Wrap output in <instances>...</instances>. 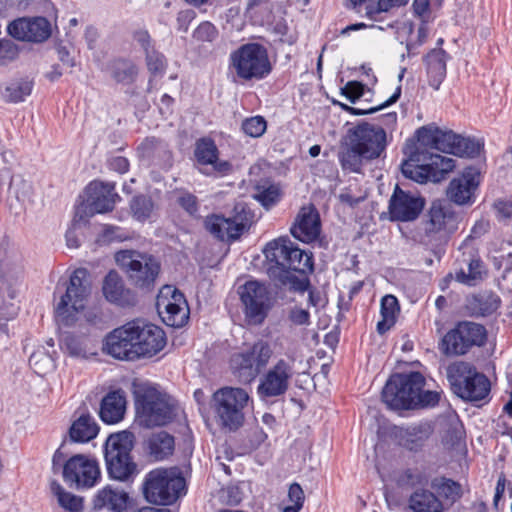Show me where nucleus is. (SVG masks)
<instances>
[{"label":"nucleus","mask_w":512,"mask_h":512,"mask_svg":"<svg viewBox=\"0 0 512 512\" xmlns=\"http://www.w3.org/2000/svg\"><path fill=\"white\" fill-rule=\"evenodd\" d=\"M416 134L420 149L430 148L460 157H475L483 147V142L479 140L462 137L433 124L419 128Z\"/></svg>","instance_id":"nucleus-1"},{"label":"nucleus","mask_w":512,"mask_h":512,"mask_svg":"<svg viewBox=\"0 0 512 512\" xmlns=\"http://www.w3.org/2000/svg\"><path fill=\"white\" fill-rule=\"evenodd\" d=\"M115 261L134 287L147 291L154 288L161 271V263L155 256L125 249L116 252Z\"/></svg>","instance_id":"nucleus-2"},{"label":"nucleus","mask_w":512,"mask_h":512,"mask_svg":"<svg viewBox=\"0 0 512 512\" xmlns=\"http://www.w3.org/2000/svg\"><path fill=\"white\" fill-rule=\"evenodd\" d=\"M90 274L85 268H78L70 276L66 292L56 305L57 319L65 325H73L84 312L91 294Z\"/></svg>","instance_id":"nucleus-3"},{"label":"nucleus","mask_w":512,"mask_h":512,"mask_svg":"<svg viewBox=\"0 0 512 512\" xmlns=\"http://www.w3.org/2000/svg\"><path fill=\"white\" fill-rule=\"evenodd\" d=\"M134 435L130 431L111 434L105 443L104 457L111 478L126 481L136 474L137 465L131 457Z\"/></svg>","instance_id":"nucleus-4"},{"label":"nucleus","mask_w":512,"mask_h":512,"mask_svg":"<svg viewBox=\"0 0 512 512\" xmlns=\"http://www.w3.org/2000/svg\"><path fill=\"white\" fill-rule=\"evenodd\" d=\"M136 410L140 424L148 428L166 425L177 414L175 401L153 387L137 394Z\"/></svg>","instance_id":"nucleus-5"},{"label":"nucleus","mask_w":512,"mask_h":512,"mask_svg":"<svg viewBox=\"0 0 512 512\" xmlns=\"http://www.w3.org/2000/svg\"><path fill=\"white\" fill-rule=\"evenodd\" d=\"M185 490V479L177 467L152 470L145 479L144 494L154 504L174 503Z\"/></svg>","instance_id":"nucleus-6"},{"label":"nucleus","mask_w":512,"mask_h":512,"mask_svg":"<svg viewBox=\"0 0 512 512\" xmlns=\"http://www.w3.org/2000/svg\"><path fill=\"white\" fill-rule=\"evenodd\" d=\"M249 401L242 388L224 387L213 394L212 408L218 424L229 431H236L244 423V408Z\"/></svg>","instance_id":"nucleus-7"},{"label":"nucleus","mask_w":512,"mask_h":512,"mask_svg":"<svg viewBox=\"0 0 512 512\" xmlns=\"http://www.w3.org/2000/svg\"><path fill=\"white\" fill-rule=\"evenodd\" d=\"M447 378L454 393L465 400L479 401L490 392L488 378L466 362L448 366Z\"/></svg>","instance_id":"nucleus-8"},{"label":"nucleus","mask_w":512,"mask_h":512,"mask_svg":"<svg viewBox=\"0 0 512 512\" xmlns=\"http://www.w3.org/2000/svg\"><path fill=\"white\" fill-rule=\"evenodd\" d=\"M424 384L425 378L420 372L394 374L382 390V400L395 410L415 408V400Z\"/></svg>","instance_id":"nucleus-9"},{"label":"nucleus","mask_w":512,"mask_h":512,"mask_svg":"<svg viewBox=\"0 0 512 512\" xmlns=\"http://www.w3.org/2000/svg\"><path fill=\"white\" fill-rule=\"evenodd\" d=\"M238 294L247 323L251 325L262 324L274 304V298L269 287L263 282L249 280L239 286Z\"/></svg>","instance_id":"nucleus-10"},{"label":"nucleus","mask_w":512,"mask_h":512,"mask_svg":"<svg viewBox=\"0 0 512 512\" xmlns=\"http://www.w3.org/2000/svg\"><path fill=\"white\" fill-rule=\"evenodd\" d=\"M486 337L487 332L483 325L462 321L442 337L438 348L445 356H461L473 346H482Z\"/></svg>","instance_id":"nucleus-11"},{"label":"nucleus","mask_w":512,"mask_h":512,"mask_svg":"<svg viewBox=\"0 0 512 512\" xmlns=\"http://www.w3.org/2000/svg\"><path fill=\"white\" fill-rule=\"evenodd\" d=\"M231 60L237 75L245 80L261 79L271 69L266 50L257 43L241 46L232 53Z\"/></svg>","instance_id":"nucleus-12"},{"label":"nucleus","mask_w":512,"mask_h":512,"mask_svg":"<svg viewBox=\"0 0 512 512\" xmlns=\"http://www.w3.org/2000/svg\"><path fill=\"white\" fill-rule=\"evenodd\" d=\"M348 141L364 156L365 161H371L385 152L387 134L379 125L362 122L349 129Z\"/></svg>","instance_id":"nucleus-13"},{"label":"nucleus","mask_w":512,"mask_h":512,"mask_svg":"<svg viewBox=\"0 0 512 512\" xmlns=\"http://www.w3.org/2000/svg\"><path fill=\"white\" fill-rule=\"evenodd\" d=\"M272 353L267 342L257 341L247 350L233 355L231 358L232 369L240 381L249 383L268 364Z\"/></svg>","instance_id":"nucleus-14"},{"label":"nucleus","mask_w":512,"mask_h":512,"mask_svg":"<svg viewBox=\"0 0 512 512\" xmlns=\"http://www.w3.org/2000/svg\"><path fill=\"white\" fill-rule=\"evenodd\" d=\"M23 278L22 259L19 251L7 237L0 242V290L16 299Z\"/></svg>","instance_id":"nucleus-15"},{"label":"nucleus","mask_w":512,"mask_h":512,"mask_svg":"<svg viewBox=\"0 0 512 512\" xmlns=\"http://www.w3.org/2000/svg\"><path fill=\"white\" fill-rule=\"evenodd\" d=\"M156 307L163 322L170 327L184 326L189 319V309L184 295L171 285L160 290Z\"/></svg>","instance_id":"nucleus-16"},{"label":"nucleus","mask_w":512,"mask_h":512,"mask_svg":"<svg viewBox=\"0 0 512 512\" xmlns=\"http://www.w3.org/2000/svg\"><path fill=\"white\" fill-rule=\"evenodd\" d=\"M294 358L279 359L262 377L257 387L261 399L274 398L284 395L294 375Z\"/></svg>","instance_id":"nucleus-17"},{"label":"nucleus","mask_w":512,"mask_h":512,"mask_svg":"<svg viewBox=\"0 0 512 512\" xmlns=\"http://www.w3.org/2000/svg\"><path fill=\"white\" fill-rule=\"evenodd\" d=\"M100 478V469L94 459L84 455H75L66 461L63 467V479L76 489L91 488Z\"/></svg>","instance_id":"nucleus-18"},{"label":"nucleus","mask_w":512,"mask_h":512,"mask_svg":"<svg viewBox=\"0 0 512 512\" xmlns=\"http://www.w3.org/2000/svg\"><path fill=\"white\" fill-rule=\"evenodd\" d=\"M136 350L132 322L114 329L103 340L102 351L118 360H137Z\"/></svg>","instance_id":"nucleus-19"},{"label":"nucleus","mask_w":512,"mask_h":512,"mask_svg":"<svg viewBox=\"0 0 512 512\" xmlns=\"http://www.w3.org/2000/svg\"><path fill=\"white\" fill-rule=\"evenodd\" d=\"M291 246L292 241L288 237H279L267 243L263 250L266 259L271 263L268 268L269 276L282 284L292 281L290 271L287 270Z\"/></svg>","instance_id":"nucleus-20"},{"label":"nucleus","mask_w":512,"mask_h":512,"mask_svg":"<svg viewBox=\"0 0 512 512\" xmlns=\"http://www.w3.org/2000/svg\"><path fill=\"white\" fill-rule=\"evenodd\" d=\"M132 323L137 347V359L152 357L164 348L166 338L160 327L142 320H135Z\"/></svg>","instance_id":"nucleus-21"},{"label":"nucleus","mask_w":512,"mask_h":512,"mask_svg":"<svg viewBox=\"0 0 512 512\" xmlns=\"http://www.w3.org/2000/svg\"><path fill=\"white\" fill-rule=\"evenodd\" d=\"M480 184V172L475 167H467L453 178L446 190L447 198L457 205H472Z\"/></svg>","instance_id":"nucleus-22"},{"label":"nucleus","mask_w":512,"mask_h":512,"mask_svg":"<svg viewBox=\"0 0 512 512\" xmlns=\"http://www.w3.org/2000/svg\"><path fill=\"white\" fill-rule=\"evenodd\" d=\"M238 206L235 208L237 213L230 218H225L221 215H211L205 220L206 229L220 240H235L246 229L249 223V218L245 209L242 207L238 211Z\"/></svg>","instance_id":"nucleus-23"},{"label":"nucleus","mask_w":512,"mask_h":512,"mask_svg":"<svg viewBox=\"0 0 512 512\" xmlns=\"http://www.w3.org/2000/svg\"><path fill=\"white\" fill-rule=\"evenodd\" d=\"M424 207V200L396 185L389 201V215L392 221H412Z\"/></svg>","instance_id":"nucleus-24"},{"label":"nucleus","mask_w":512,"mask_h":512,"mask_svg":"<svg viewBox=\"0 0 512 512\" xmlns=\"http://www.w3.org/2000/svg\"><path fill=\"white\" fill-rule=\"evenodd\" d=\"M8 33L18 40L43 42L51 35V25L44 17L19 18L8 25Z\"/></svg>","instance_id":"nucleus-25"},{"label":"nucleus","mask_w":512,"mask_h":512,"mask_svg":"<svg viewBox=\"0 0 512 512\" xmlns=\"http://www.w3.org/2000/svg\"><path fill=\"white\" fill-rule=\"evenodd\" d=\"M290 253L287 270L290 271L292 281H287V284H291L294 290L305 291L309 285L306 275L313 270L312 256L299 249L293 242Z\"/></svg>","instance_id":"nucleus-26"},{"label":"nucleus","mask_w":512,"mask_h":512,"mask_svg":"<svg viewBox=\"0 0 512 512\" xmlns=\"http://www.w3.org/2000/svg\"><path fill=\"white\" fill-rule=\"evenodd\" d=\"M320 231V217L316 208L312 205L302 207L291 227V234L304 243H310L319 237Z\"/></svg>","instance_id":"nucleus-27"},{"label":"nucleus","mask_w":512,"mask_h":512,"mask_svg":"<svg viewBox=\"0 0 512 512\" xmlns=\"http://www.w3.org/2000/svg\"><path fill=\"white\" fill-rule=\"evenodd\" d=\"M102 291L107 301L118 306L127 307L136 303L135 294L125 286L122 278L115 270H111L105 276Z\"/></svg>","instance_id":"nucleus-28"},{"label":"nucleus","mask_w":512,"mask_h":512,"mask_svg":"<svg viewBox=\"0 0 512 512\" xmlns=\"http://www.w3.org/2000/svg\"><path fill=\"white\" fill-rule=\"evenodd\" d=\"M114 190L115 186L112 183L91 182L86 188V193L88 202L92 204V209L97 213L112 211L118 199Z\"/></svg>","instance_id":"nucleus-29"},{"label":"nucleus","mask_w":512,"mask_h":512,"mask_svg":"<svg viewBox=\"0 0 512 512\" xmlns=\"http://www.w3.org/2000/svg\"><path fill=\"white\" fill-rule=\"evenodd\" d=\"M433 432L432 425L428 422H420L407 427H398L395 436L399 443L413 451L421 448Z\"/></svg>","instance_id":"nucleus-30"},{"label":"nucleus","mask_w":512,"mask_h":512,"mask_svg":"<svg viewBox=\"0 0 512 512\" xmlns=\"http://www.w3.org/2000/svg\"><path fill=\"white\" fill-rule=\"evenodd\" d=\"M128 493L122 489L107 485L99 490L93 499L94 509H106L111 512H123L127 508Z\"/></svg>","instance_id":"nucleus-31"},{"label":"nucleus","mask_w":512,"mask_h":512,"mask_svg":"<svg viewBox=\"0 0 512 512\" xmlns=\"http://www.w3.org/2000/svg\"><path fill=\"white\" fill-rule=\"evenodd\" d=\"M126 410V398L123 391L108 393L101 402L100 417L107 424H114L123 419Z\"/></svg>","instance_id":"nucleus-32"},{"label":"nucleus","mask_w":512,"mask_h":512,"mask_svg":"<svg viewBox=\"0 0 512 512\" xmlns=\"http://www.w3.org/2000/svg\"><path fill=\"white\" fill-rule=\"evenodd\" d=\"M427 155L424 149L417 147L414 152L410 153L408 160L404 161L401 165V171L403 175L419 183H425L427 180H431L430 172L426 163Z\"/></svg>","instance_id":"nucleus-33"},{"label":"nucleus","mask_w":512,"mask_h":512,"mask_svg":"<svg viewBox=\"0 0 512 512\" xmlns=\"http://www.w3.org/2000/svg\"><path fill=\"white\" fill-rule=\"evenodd\" d=\"M33 81L28 77L12 78L1 85V98L7 103H19L31 94Z\"/></svg>","instance_id":"nucleus-34"},{"label":"nucleus","mask_w":512,"mask_h":512,"mask_svg":"<svg viewBox=\"0 0 512 512\" xmlns=\"http://www.w3.org/2000/svg\"><path fill=\"white\" fill-rule=\"evenodd\" d=\"M463 263L466 264L467 270L461 268L455 273V280L459 283L475 286L486 276V270L481 259L474 253L469 252L468 257L463 253Z\"/></svg>","instance_id":"nucleus-35"},{"label":"nucleus","mask_w":512,"mask_h":512,"mask_svg":"<svg viewBox=\"0 0 512 512\" xmlns=\"http://www.w3.org/2000/svg\"><path fill=\"white\" fill-rule=\"evenodd\" d=\"M141 158L151 160L159 165L169 166L171 163V152L168 145L156 138H146L138 147Z\"/></svg>","instance_id":"nucleus-36"},{"label":"nucleus","mask_w":512,"mask_h":512,"mask_svg":"<svg viewBox=\"0 0 512 512\" xmlns=\"http://www.w3.org/2000/svg\"><path fill=\"white\" fill-rule=\"evenodd\" d=\"M174 449V437L165 431L154 433L148 439L149 455L156 461L168 458Z\"/></svg>","instance_id":"nucleus-37"},{"label":"nucleus","mask_w":512,"mask_h":512,"mask_svg":"<svg viewBox=\"0 0 512 512\" xmlns=\"http://www.w3.org/2000/svg\"><path fill=\"white\" fill-rule=\"evenodd\" d=\"M446 52L439 48L433 49L426 56L429 83L434 89H438L446 76Z\"/></svg>","instance_id":"nucleus-38"},{"label":"nucleus","mask_w":512,"mask_h":512,"mask_svg":"<svg viewBox=\"0 0 512 512\" xmlns=\"http://www.w3.org/2000/svg\"><path fill=\"white\" fill-rule=\"evenodd\" d=\"M413 512H443V503L434 493L425 489L415 491L409 499Z\"/></svg>","instance_id":"nucleus-39"},{"label":"nucleus","mask_w":512,"mask_h":512,"mask_svg":"<svg viewBox=\"0 0 512 512\" xmlns=\"http://www.w3.org/2000/svg\"><path fill=\"white\" fill-rule=\"evenodd\" d=\"M70 438L74 442H88L98 434V426L89 415H82L70 427Z\"/></svg>","instance_id":"nucleus-40"},{"label":"nucleus","mask_w":512,"mask_h":512,"mask_svg":"<svg viewBox=\"0 0 512 512\" xmlns=\"http://www.w3.org/2000/svg\"><path fill=\"white\" fill-rule=\"evenodd\" d=\"M427 160L424 166L430 172L431 180L434 182L440 181L444 176L451 172L455 167V160L448 156L431 153L425 150Z\"/></svg>","instance_id":"nucleus-41"},{"label":"nucleus","mask_w":512,"mask_h":512,"mask_svg":"<svg viewBox=\"0 0 512 512\" xmlns=\"http://www.w3.org/2000/svg\"><path fill=\"white\" fill-rule=\"evenodd\" d=\"M107 70L110 76L118 83H131L137 75L136 65L126 59L112 60L108 64Z\"/></svg>","instance_id":"nucleus-42"},{"label":"nucleus","mask_w":512,"mask_h":512,"mask_svg":"<svg viewBox=\"0 0 512 512\" xmlns=\"http://www.w3.org/2000/svg\"><path fill=\"white\" fill-rule=\"evenodd\" d=\"M399 312L398 300L395 296L388 294L381 300L382 320L377 323V331L385 333L395 322L396 314Z\"/></svg>","instance_id":"nucleus-43"},{"label":"nucleus","mask_w":512,"mask_h":512,"mask_svg":"<svg viewBox=\"0 0 512 512\" xmlns=\"http://www.w3.org/2000/svg\"><path fill=\"white\" fill-rule=\"evenodd\" d=\"M450 209L440 201H435L429 211V231H439L446 227L453 216L449 213Z\"/></svg>","instance_id":"nucleus-44"},{"label":"nucleus","mask_w":512,"mask_h":512,"mask_svg":"<svg viewBox=\"0 0 512 512\" xmlns=\"http://www.w3.org/2000/svg\"><path fill=\"white\" fill-rule=\"evenodd\" d=\"M433 488L450 504L456 502L462 496L461 485L451 479L442 478L433 482Z\"/></svg>","instance_id":"nucleus-45"},{"label":"nucleus","mask_w":512,"mask_h":512,"mask_svg":"<svg viewBox=\"0 0 512 512\" xmlns=\"http://www.w3.org/2000/svg\"><path fill=\"white\" fill-rule=\"evenodd\" d=\"M194 154L198 163L209 165L218 157V148L213 140L202 138L196 142Z\"/></svg>","instance_id":"nucleus-46"},{"label":"nucleus","mask_w":512,"mask_h":512,"mask_svg":"<svg viewBox=\"0 0 512 512\" xmlns=\"http://www.w3.org/2000/svg\"><path fill=\"white\" fill-rule=\"evenodd\" d=\"M53 493L57 496L58 503L61 507L72 512H78L82 509V498L70 492H66L63 487L53 482L51 485Z\"/></svg>","instance_id":"nucleus-47"},{"label":"nucleus","mask_w":512,"mask_h":512,"mask_svg":"<svg viewBox=\"0 0 512 512\" xmlns=\"http://www.w3.org/2000/svg\"><path fill=\"white\" fill-rule=\"evenodd\" d=\"M364 156L348 141L347 147L340 154L342 168L351 172H360Z\"/></svg>","instance_id":"nucleus-48"},{"label":"nucleus","mask_w":512,"mask_h":512,"mask_svg":"<svg viewBox=\"0 0 512 512\" xmlns=\"http://www.w3.org/2000/svg\"><path fill=\"white\" fill-rule=\"evenodd\" d=\"M31 368L38 375L44 376L54 369V360L46 351L37 350L29 358Z\"/></svg>","instance_id":"nucleus-49"},{"label":"nucleus","mask_w":512,"mask_h":512,"mask_svg":"<svg viewBox=\"0 0 512 512\" xmlns=\"http://www.w3.org/2000/svg\"><path fill=\"white\" fill-rule=\"evenodd\" d=\"M11 190L17 200L23 204H31L34 202V187L29 181L22 178L13 179Z\"/></svg>","instance_id":"nucleus-50"},{"label":"nucleus","mask_w":512,"mask_h":512,"mask_svg":"<svg viewBox=\"0 0 512 512\" xmlns=\"http://www.w3.org/2000/svg\"><path fill=\"white\" fill-rule=\"evenodd\" d=\"M474 305L475 313L477 315H491L498 309L500 305V298L493 293L484 294L474 298Z\"/></svg>","instance_id":"nucleus-51"},{"label":"nucleus","mask_w":512,"mask_h":512,"mask_svg":"<svg viewBox=\"0 0 512 512\" xmlns=\"http://www.w3.org/2000/svg\"><path fill=\"white\" fill-rule=\"evenodd\" d=\"M131 210L138 221H145L152 214L153 202L145 196L134 197L131 201Z\"/></svg>","instance_id":"nucleus-52"},{"label":"nucleus","mask_w":512,"mask_h":512,"mask_svg":"<svg viewBox=\"0 0 512 512\" xmlns=\"http://www.w3.org/2000/svg\"><path fill=\"white\" fill-rule=\"evenodd\" d=\"M62 344L72 356L85 357L87 354L85 341L81 337L66 334L62 339Z\"/></svg>","instance_id":"nucleus-53"},{"label":"nucleus","mask_w":512,"mask_h":512,"mask_svg":"<svg viewBox=\"0 0 512 512\" xmlns=\"http://www.w3.org/2000/svg\"><path fill=\"white\" fill-rule=\"evenodd\" d=\"M400 95H401V86H398L396 88L395 92L391 95V97L388 100L382 102L381 104H379L375 107L360 109V108H355V107H351V106L342 104V108L345 109L346 111L350 112L353 115L372 114L374 112H377V111L395 103L399 99Z\"/></svg>","instance_id":"nucleus-54"},{"label":"nucleus","mask_w":512,"mask_h":512,"mask_svg":"<svg viewBox=\"0 0 512 512\" xmlns=\"http://www.w3.org/2000/svg\"><path fill=\"white\" fill-rule=\"evenodd\" d=\"M266 121L261 116L248 118L242 123L243 132L250 137H260L266 131Z\"/></svg>","instance_id":"nucleus-55"},{"label":"nucleus","mask_w":512,"mask_h":512,"mask_svg":"<svg viewBox=\"0 0 512 512\" xmlns=\"http://www.w3.org/2000/svg\"><path fill=\"white\" fill-rule=\"evenodd\" d=\"M409 0H378L377 5L367 8V16L377 20V15L382 12H388L394 8L406 6Z\"/></svg>","instance_id":"nucleus-56"},{"label":"nucleus","mask_w":512,"mask_h":512,"mask_svg":"<svg viewBox=\"0 0 512 512\" xmlns=\"http://www.w3.org/2000/svg\"><path fill=\"white\" fill-rule=\"evenodd\" d=\"M146 64L148 70L154 75H163L167 67L164 55L155 49L146 54Z\"/></svg>","instance_id":"nucleus-57"},{"label":"nucleus","mask_w":512,"mask_h":512,"mask_svg":"<svg viewBox=\"0 0 512 512\" xmlns=\"http://www.w3.org/2000/svg\"><path fill=\"white\" fill-rule=\"evenodd\" d=\"M254 197L264 207L269 208L279 200L280 193L278 187L275 185H269L268 187L263 188L258 187V192Z\"/></svg>","instance_id":"nucleus-58"},{"label":"nucleus","mask_w":512,"mask_h":512,"mask_svg":"<svg viewBox=\"0 0 512 512\" xmlns=\"http://www.w3.org/2000/svg\"><path fill=\"white\" fill-rule=\"evenodd\" d=\"M2 292V301L0 304V320L9 321L14 319L19 311V306L14 301L15 299H11L7 293Z\"/></svg>","instance_id":"nucleus-59"},{"label":"nucleus","mask_w":512,"mask_h":512,"mask_svg":"<svg viewBox=\"0 0 512 512\" xmlns=\"http://www.w3.org/2000/svg\"><path fill=\"white\" fill-rule=\"evenodd\" d=\"M412 10L414 17L418 18L421 22L430 23L433 20L429 0H414Z\"/></svg>","instance_id":"nucleus-60"},{"label":"nucleus","mask_w":512,"mask_h":512,"mask_svg":"<svg viewBox=\"0 0 512 512\" xmlns=\"http://www.w3.org/2000/svg\"><path fill=\"white\" fill-rule=\"evenodd\" d=\"M218 31L210 22H202L194 31L193 37L198 41L212 42L217 38Z\"/></svg>","instance_id":"nucleus-61"},{"label":"nucleus","mask_w":512,"mask_h":512,"mask_svg":"<svg viewBox=\"0 0 512 512\" xmlns=\"http://www.w3.org/2000/svg\"><path fill=\"white\" fill-rule=\"evenodd\" d=\"M98 214L96 211L92 209V204L88 202H82L75 209V214L73 217V227L77 225L85 224L90 217Z\"/></svg>","instance_id":"nucleus-62"},{"label":"nucleus","mask_w":512,"mask_h":512,"mask_svg":"<svg viewBox=\"0 0 512 512\" xmlns=\"http://www.w3.org/2000/svg\"><path fill=\"white\" fill-rule=\"evenodd\" d=\"M440 399V393L437 391L426 390L423 388L419 390L417 398L415 400V407H429L435 406Z\"/></svg>","instance_id":"nucleus-63"},{"label":"nucleus","mask_w":512,"mask_h":512,"mask_svg":"<svg viewBox=\"0 0 512 512\" xmlns=\"http://www.w3.org/2000/svg\"><path fill=\"white\" fill-rule=\"evenodd\" d=\"M18 56V49L16 45L10 40L0 41V63L6 64Z\"/></svg>","instance_id":"nucleus-64"}]
</instances>
